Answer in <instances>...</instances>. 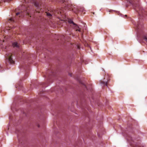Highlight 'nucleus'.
Returning <instances> with one entry per match:
<instances>
[{
  "label": "nucleus",
  "instance_id": "obj_1",
  "mask_svg": "<svg viewBox=\"0 0 147 147\" xmlns=\"http://www.w3.org/2000/svg\"><path fill=\"white\" fill-rule=\"evenodd\" d=\"M56 1L58 2H62L65 5V8L68 9L70 10V11L71 10L76 14H77L79 13V8L77 6L69 3V1H65L63 0H56Z\"/></svg>",
  "mask_w": 147,
  "mask_h": 147
},
{
  "label": "nucleus",
  "instance_id": "obj_2",
  "mask_svg": "<svg viewBox=\"0 0 147 147\" xmlns=\"http://www.w3.org/2000/svg\"><path fill=\"white\" fill-rule=\"evenodd\" d=\"M32 3L38 9V10H35V11L36 12L40 13V11H39V9L40 10V9H41L40 8L41 3L40 1L39 0H35L33 1Z\"/></svg>",
  "mask_w": 147,
  "mask_h": 147
},
{
  "label": "nucleus",
  "instance_id": "obj_3",
  "mask_svg": "<svg viewBox=\"0 0 147 147\" xmlns=\"http://www.w3.org/2000/svg\"><path fill=\"white\" fill-rule=\"evenodd\" d=\"M69 23L71 24L70 26L73 28L76 29V31H78L79 32H81V29L78 26V25L71 20H69Z\"/></svg>",
  "mask_w": 147,
  "mask_h": 147
},
{
  "label": "nucleus",
  "instance_id": "obj_4",
  "mask_svg": "<svg viewBox=\"0 0 147 147\" xmlns=\"http://www.w3.org/2000/svg\"><path fill=\"white\" fill-rule=\"evenodd\" d=\"M110 80L109 77L108 76H105L104 78L103 81H100L101 84L104 86H107V83Z\"/></svg>",
  "mask_w": 147,
  "mask_h": 147
},
{
  "label": "nucleus",
  "instance_id": "obj_5",
  "mask_svg": "<svg viewBox=\"0 0 147 147\" xmlns=\"http://www.w3.org/2000/svg\"><path fill=\"white\" fill-rule=\"evenodd\" d=\"M23 5L25 7V10L24 11H25V13H26V14H27L28 15H29L30 14L31 15L30 13V12L28 11V10L30 9H32V6H29V4L27 5H25V4H24Z\"/></svg>",
  "mask_w": 147,
  "mask_h": 147
},
{
  "label": "nucleus",
  "instance_id": "obj_6",
  "mask_svg": "<svg viewBox=\"0 0 147 147\" xmlns=\"http://www.w3.org/2000/svg\"><path fill=\"white\" fill-rule=\"evenodd\" d=\"M7 58L8 59L9 61L11 63H13L14 61L13 60L12 58V55L11 54H6Z\"/></svg>",
  "mask_w": 147,
  "mask_h": 147
},
{
  "label": "nucleus",
  "instance_id": "obj_7",
  "mask_svg": "<svg viewBox=\"0 0 147 147\" xmlns=\"http://www.w3.org/2000/svg\"><path fill=\"white\" fill-rule=\"evenodd\" d=\"M64 12L62 10L60 9L59 10H54V14L55 15L57 16V14L61 15L63 13H64Z\"/></svg>",
  "mask_w": 147,
  "mask_h": 147
},
{
  "label": "nucleus",
  "instance_id": "obj_8",
  "mask_svg": "<svg viewBox=\"0 0 147 147\" xmlns=\"http://www.w3.org/2000/svg\"><path fill=\"white\" fill-rule=\"evenodd\" d=\"M136 26L137 27V28L138 30L140 29L141 28H142L143 25L142 23L140 22H138L137 23V25H136Z\"/></svg>",
  "mask_w": 147,
  "mask_h": 147
},
{
  "label": "nucleus",
  "instance_id": "obj_9",
  "mask_svg": "<svg viewBox=\"0 0 147 147\" xmlns=\"http://www.w3.org/2000/svg\"><path fill=\"white\" fill-rule=\"evenodd\" d=\"M12 45L14 47L18 48L19 47V44L17 42H14L12 43Z\"/></svg>",
  "mask_w": 147,
  "mask_h": 147
},
{
  "label": "nucleus",
  "instance_id": "obj_10",
  "mask_svg": "<svg viewBox=\"0 0 147 147\" xmlns=\"http://www.w3.org/2000/svg\"><path fill=\"white\" fill-rule=\"evenodd\" d=\"M142 37L144 41L147 43V35H144Z\"/></svg>",
  "mask_w": 147,
  "mask_h": 147
},
{
  "label": "nucleus",
  "instance_id": "obj_11",
  "mask_svg": "<svg viewBox=\"0 0 147 147\" xmlns=\"http://www.w3.org/2000/svg\"><path fill=\"white\" fill-rule=\"evenodd\" d=\"M84 11V9L83 7H81L79 9V13L80 12H83Z\"/></svg>",
  "mask_w": 147,
  "mask_h": 147
},
{
  "label": "nucleus",
  "instance_id": "obj_12",
  "mask_svg": "<svg viewBox=\"0 0 147 147\" xmlns=\"http://www.w3.org/2000/svg\"><path fill=\"white\" fill-rule=\"evenodd\" d=\"M47 16H48L49 17H50V16H51V14L49 13H47Z\"/></svg>",
  "mask_w": 147,
  "mask_h": 147
},
{
  "label": "nucleus",
  "instance_id": "obj_13",
  "mask_svg": "<svg viewBox=\"0 0 147 147\" xmlns=\"http://www.w3.org/2000/svg\"><path fill=\"white\" fill-rule=\"evenodd\" d=\"M9 20L11 22H13L14 21L13 18H10Z\"/></svg>",
  "mask_w": 147,
  "mask_h": 147
},
{
  "label": "nucleus",
  "instance_id": "obj_14",
  "mask_svg": "<svg viewBox=\"0 0 147 147\" xmlns=\"http://www.w3.org/2000/svg\"><path fill=\"white\" fill-rule=\"evenodd\" d=\"M127 139L128 140H129V141H130V140L132 141L133 140L132 139L131 137L128 138Z\"/></svg>",
  "mask_w": 147,
  "mask_h": 147
},
{
  "label": "nucleus",
  "instance_id": "obj_15",
  "mask_svg": "<svg viewBox=\"0 0 147 147\" xmlns=\"http://www.w3.org/2000/svg\"><path fill=\"white\" fill-rule=\"evenodd\" d=\"M20 14V12H18L16 13V16H18L20 14V15L22 16V15H23L22 14Z\"/></svg>",
  "mask_w": 147,
  "mask_h": 147
},
{
  "label": "nucleus",
  "instance_id": "obj_16",
  "mask_svg": "<svg viewBox=\"0 0 147 147\" xmlns=\"http://www.w3.org/2000/svg\"><path fill=\"white\" fill-rule=\"evenodd\" d=\"M24 1L25 2V3H26V0H23V1Z\"/></svg>",
  "mask_w": 147,
  "mask_h": 147
},
{
  "label": "nucleus",
  "instance_id": "obj_17",
  "mask_svg": "<svg viewBox=\"0 0 147 147\" xmlns=\"http://www.w3.org/2000/svg\"><path fill=\"white\" fill-rule=\"evenodd\" d=\"M38 127H40V126H39V125H38Z\"/></svg>",
  "mask_w": 147,
  "mask_h": 147
},
{
  "label": "nucleus",
  "instance_id": "obj_18",
  "mask_svg": "<svg viewBox=\"0 0 147 147\" xmlns=\"http://www.w3.org/2000/svg\"><path fill=\"white\" fill-rule=\"evenodd\" d=\"M125 16L127 17V15H125Z\"/></svg>",
  "mask_w": 147,
  "mask_h": 147
}]
</instances>
